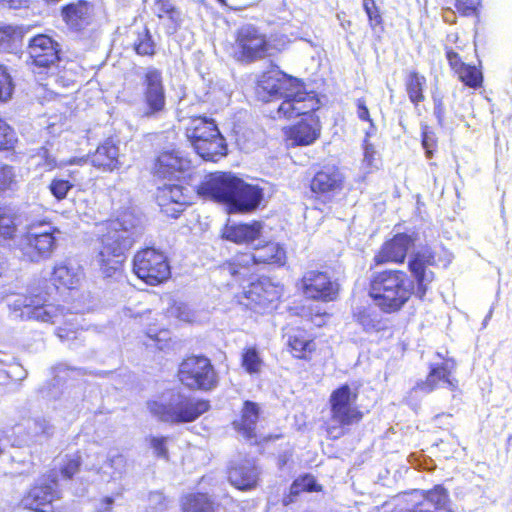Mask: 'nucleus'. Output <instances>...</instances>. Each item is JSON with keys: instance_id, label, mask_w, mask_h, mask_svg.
<instances>
[{"instance_id": "nucleus-2", "label": "nucleus", "mask_w": 512, "mask_h": 512, "mask_svg": "<svg viewBox=\"0 0 512 512\" xmlns=\"http://www.w3.org/2000/svg\"><path fill=\"white\" fill-rule=\"evenodd\" d=\"M142 231L141 218L132 212H124L119 218L109 222L95 257V262L105 278L121 276L125 251L141 236Z\"/></svg>"}, {"instance_id": "nucleus-4", "label": "nucleus", "mask_w": 512, "mask_h": 512, "mask_svg": "<svg viewBox=\"0 0 512 512\" xmlns=\"http://www.w3.org/2000/svg\"><path fill=\"white\" fill-rule=\"evenodd\" d=\"M10 306L15 312H20L18 316L23 320L61 324L56 335L62 342L78 338L82 317L76 313H65L64 307L48 301L47 294L31 291L29 295H17Z\"/></svg>"}, {"instance_id": "nucleus-40", "label": "nucleus", "mask_w": 512, "mask_h": 512, "mask_svg": "<svg viewBox=\"0 0 512 512\" xmlns=\"http://www.w3.org/2000/svg\"><path fill=\"white\" fill-rule=\"evenodd\" d=\"M80 464L81 460L79 455H66L61 458L59 468L57 469L55 467L51 471H56L58 477L61 476L63 480H70L79 471Z\"/></svg>"}, {"instance_id": "nucleus-20", "label": "nucleus", "mask_w": 512, "mask_h": 512, "mask_svg": "<svg viewBox=\"0 0 512 512\" xmlns=\"http://www.w3.org/2000/svg\"><path fill=\"white\" fill-rule=\"evenodd\" d=\"M435 263V255L431 248L425 247L410 256L408 267L416 281L415 294L423 299L434 280V273L427 269Z\"/></svg>"}, {"instance_id": "nucleus-26", "label": "nucleus", "mask_w": 512, "mask_h": 512, "mask_svg": "<svg viewBox=\"0 0 512 512\" xmlns=\"http://www.w3.org/2000/svg\"><path fill=\"white\" fill-rule=\"evenodd\" d=\"M228 479L235 488L242 491L250 490L257 485L259 470L253 460H245L230 468Z\"/></svg>"}, {"instance_id": "nucleus-3", "label": "nucleus", "mask_w": 512, "mask_h": 512, "mask_svg": "<svg viewBox=\"0 0 512 512\" xmlns=\"http://www.w3.org/2000/svg\"><path fill=\"white\" fill-rule=\"evenodd\" d=\"M200 196L226 204L231 211L250 212L263 199V191L230 172L211 174L197 187Z\"/></svg>"}, {"instance_id": "nucleus-64", "label": "nucleus", "mask_w": 512, "mask_h": 512, "mask_svg": "<svg viewBox=\"0 0 512 512\" xmlns=\"http://www.w3.org/2000/svg\"><path fill=\"white\" fill-rule=\"evenodd\" d=\"M455 6L457 10H460L462 8V0H456Z\"/></svg>"}, {"instance_id": "nucleus-45", "label": "nucleus", "mask_w": 512, "mask_h": 512, "mask_svg": "<svg viewBox=\"0 0 512 512\" xmlns=\"http://www.w3.org/2000/svg\"><path fill=\"white\" fill-rule=\"evenodd\" d=\"M242 365L250 373H258L262 366V360L255 348L247 349L242 356Z\"/></svg>"}, {"instance_id": "nucleus-48", "label": "nucleus", "mask_w": 512, "mask_h": 512, "mask_svg": "<svg viewBox=\"0 0 512 512\" xmlns=\"http://www.w3.org/2000/svg\"><path fill=\"white\" fill-rule=\"evenodd\" d=\"M17 138L14 130L0 118V150H9L14 147Z\"/></svg>"}, {"instance_id": "nucleus-56", "label": "nucleus", "mask_w": 512, "mask_h": 512, "mask_svg": "<svg viewBox=\"0 0 512 512\" xmlns=\"http://www.w3.org/2000/svg\"><path fill=\"white\" fill-rule=\"evenodd\" d=\"M363 163L371 168H376L375 150L370 144H365Z\"/></svg>"}, {"instance_id": "nucleus-41", "label": "nucleus", "mask_w": 512, "mask_h": 512, "mask_svg": "<svg viewBox=\"0 0 512 512\" xmlns=\"http://www.w3.org/2000/svg\"><path fill=\"white\" fill-rule=\"evenodd\" d=\"M18 182V174L13 166L0 165V192L16 190Z\"/></svg>"}, {"instance_id": "nucleus-18", "label": "nucleus", "mask_w": 512, "mask_h": 512, "mask_svg": "<svg viewBox=\"0 0 512 512\" xmlns=\"http://www.w3.org/2000/svg\"><path fill=\"white\" fill-rule=\"evenodd\" d=\"M281 296V290L270 279L261 278L243 286V297L240 302L250 309L266 310Z\"/></svg>"}, {"instance_id": "nucleus-36", "label": "nucleus", "mask_w": 512, "mask_h": 512, "mask_svg": "<svg viewBox=\"0 0 512 512\" xmlns=\"http://www.w3.org/2000/svg\"><path fill=\"white\" fill-rule=\"evenodd\" d=\"M288 345L293 355L300 359H306L315 349V343L304 332L298 331L288 338Z\"/></svg>"}, {"instance_id": "nucleus-29", "label": "nucleus", "mask_w": 512, "mask_h": 512, "mask_svg": "<svg viewBox=\"0 0 512 512\" xmlns=\"http://www.w3.org/2000/svg\"><path fill=\"white\" fill-rule=\"evenodd\" d=\"M93 166L103 169L104 171H113L119 168V148L112 140H106L98 146L95 153L91 156Z\"/></svg>"}, {"instance_id": "nucleus-38", "label": "nucleus", "mask_w": 512, "mask_h": 512, "mask_svg": "<svg viewBox=\"0 0 512 512\" xmlns=\"http://www.w3.org/2000/svg\"><path fill=\"white\" fill-rule=\"evenodd\" d=\"M423 497V500L418 504H425V507L432 511L447 510L448 494L443 487L436 486L432 490L427 491Z\"/></svg>"}, {"instance_id": "nucleus-60", "label": "nucleus", "mask_w": 512, "mask_h": 512, "mask_svg": "<svg viewBox=\"0 0 512 512\" xmlns=\"http://www.w3.org/2000/svg\"><path fill=\"white\" fill-rule=\"evenodd\" d=\"M1 3L13 9H19L27 5L29 0H0Z\"/></svg>"}, {"instance_id": "nucleus-54", "label": "nucleus", "mask_w": 512, "mask_h": 512, "mask_svg": "<svg viewBox=\"0 0 512 512\" xmlns=\"http://www.w3.org/2000/svg\"><path fill=\"white\" fill-rule=\"evenodd\" d=\"M171 313L172 315H174L175 317L182 321H192L193 314L189 307L184 303H175V305L171 309Z\"/></svg>"}, {"instance_id": "nucleus-12", "label": "nucleus", "mask_w": 512, "mask_h": 512, "mask_svg": "<svg viewBox=\"0 0 512 512\" xmlns=\"http://www.w3.org/2000/svg\"><path fill=\"white\" fill-rule=\"evenodd\" d=\"M180 382L192 390L210 391L217 387L219 377L211 361L204 356H190L178 370Z\"/></svg>"}, {"instance_id": "nucleus-25", "label": "nucleus", "mask_w": 512, "mask_h": 512, "mask_svg": "<svg viewBox=\"0 0 512 512\" xmlns=\"http://www.w3.org/2000/svg\"><path fill=\"white\" fill-rule=\"evenodd\" d=\"M413 244L414 239L411 236L397 234L391 240L384 243L381 250L375 255L374 261L377 265L387 262L401 263Z\"/></svg>"}, {"instance_id": "nucleus-16", "label": "nucleus", "mask_w": 512, "mask_h": 512, "mask_svg": "<svg viewBox=\"0 0 512 512\" xmlns=\"http://www.w3.org/2000/svg\"><path fill=\"white\" fill-rule=\"evenodd\" d=\"M27 53L35 74L54 73L61 60L58 42L46 34L32 37L28 42Z\"/></svg>"}, {"instance_id": "nucleus-13", "label": "nucleus", "mask_w": 512, "mask_h": 512, "mask_svg": "<svg viewBox=\"0 0 512 512\" xmlns=\"http://www.w3.org/2000/svg\"><path fill=\"white\" fill-rule=\"evenodd\" d=\"M57 228L45 221L31 223L21 241L23 255L31 262H38L51 256L56 248Z\"/></svg>"}, {"instance_id": "nucleus-37", "label": "nucleus", "mask_w": 512, "mask_h": 512, "mask_svg": "<svg viewBox=\"0 0 512 512\" xmlns=\"http://www.w3.org/2000/svg\"><path fill=\"white\" fill-rule=\"evenodd\" d=\"M406 91L408 97L415 105L424 100L423 89L426 85V78L417 72H411L406 78Z\"/></svg>"}, {"instance_id": "nucleus-39", "label": "nucleus", "mask_w": 512, "mask_h": 512, "mask_svg": "<svg viewBox=\"0 0 512 512\" xmlns=\"http://www.w3.org/2000/svg\"><path fill=\"white\" fill-rule=\"evenodd\" d=\"M135 52L141 56H153L155 54V42L148 28L143 27L138 31L133 42Z\"/></svg>"}, {"instance_id": "nucleus-35", "label": "nucleus", "mask_w": 512, "mask_h": 512, "mask_svg": "<svg viewBox=\"0 0 512 512\" xmlns=\"http://www.w3.org/2000/svg\"><path fill=\"white\" fill-rule=\"evenodd\" d=\"M28 438L32 443L42 444L54 433V427L45 418H34L27 421Z\"/></svg>"}, {"instance_id": "nucleus-42", "label": "nucleus", "mask_w": 512, "mask_h": 512, "mask_svg": "<svg viewBox=\"0 0 512 512\" xmlns=\"http://www.w3.org/2000/svg\"><path fill=\"white\" fill-rule=\"evenodd\" d=\"M459 79L467 86L471 88H478L481 86L483 76L480 70L472 65H461V68L457 72Z\"/></svg>"}, {"instance_id": "nucleus-44", "label": "nucleus", "mask_w": 512, "mask_h": 512, "mask_svg": "<svg viewBox=\"0 0 512 512\" xmlns=\"http://www.w3.org/2000/svg\"><path fill=\"white\" fill-rule=\"evenodd\" d=\"M358 323L367 332L377 331L380 329L381 322L378 314L369 310H361L356 314Z\"/></svg>"}, {"instance_id": "nucleus-53", "label": "nucleus", "mask_w": 512, "mask_h": 512, "mask_svg": "<svg viewBox=\"0 0 512 512\" xmlns=\"http://www.w3.org/2000/svg\"><path fill=\"white\" fill-rule=\"evenodd\" d=\"M435 144L436 140L434 133L428 131L427 127H425V129L422 131V146L425 150L427 158H432Z\"/></svg>"}, {"instance_id": "nucleus-6", "label": "nucleus", "mask_w": 512, "mask_h": 512, "mask_svg": "<svg viewBox=\"0 0 512 512\" xmlns=\"http://www.w3.org/2000/svg\"><path fill=\"white\" fill-rule=\"evenodd\" d=\"M150 412L159 420L171 424L193 422L210 408L209 401L172 392L158 401L148 403Z\"/></svg>"}, {"instance_id": "nucleus-14", "label": "nucleus", "mask_w": 512, "mask_h": 512, "mask_svg": "<svg viewBox=\"0 0 512 512\" xmlns=\"http://www.w3.org/2000/svg\"><path fill=\"white\" fill-rule=\"evenodd\" d=\"M142 105L139 114L147 118H157L166 111V94L162 72L155 67L145 69L141 78Z\"/></svg>"}, {"instance_id": "nucleus-55", "label": "nucleus", "mask_w": 512, "mask_h": 512, "mask_svg": "<svg viewBox=\"0 0 512 512\" xmlns=\"http://www.w3.org/2000/svg\"><path fill=\"white\" fill-rule=\"evenodd\" d=\"M357 115H358L359 119L370 123L372 131H367L366 136H368V137L371 136L375 131V127L372 123V120H371L370 114H369V110H368L366 103L363 99L357 100Z\"/></svg>"}, {"instance_id": "nucleus-63", "label": "nucleus", "mask_w": 512, "mask_h": 512, "mask_svg": "<svg viewBox=\"0 0 512 512\" xmlns=\"http://www.w3.org/2000/svg\"><path fill=\"white\" fill-rule=\"evenodd\" d=\"M87 162V159L82 157V158H71L67 164H70V165H81L83 163H86Z\"/></svg>"}, {"instance_id": "nucleus-58", "label": "nucleus", "mask_w": 512, "mask_h": 512, "mask_svg": "<svg viewBox=\"0 0 512 512\" xmlns=\"http://www.w3.org/2000/svg\"><path fill=\"white\" fill-rule=\"evenodd\" d=\"M447 60L452 67L456 71V73L461 68V65H466L464 62L461 61L460 56L458 53L454 52L453 50H448L446 53Z\"/></svg>"}, {"instance_id": "nucleus-61", "label": "nucleus", "mask_w": 512, "mask_h": 512, "mask_svg": "<svg viewBox=\"0 0 512 512\" xmlns=\"http://www.w3.org/2000/svg\"><path fill=\"white\" fill-rule=\"evenodd\" d=\"M410 512H450L449 510H439L432 511L431 509L425 507V504H416Z\"/></svg>"}, {"instance_id": "nucleus-19", "label": "nucleus", "mask_w": 512, "mask_h": 512, "mask_svg": "<svg viewBox=\"0 0 512 512\" xmlns=\"http://www.w3.org/2000/svg\"><path fill=\"white\" fill-rule=\"evenodd\" d=\"M300 288L306 298L321 301H333L338 294V284L332 281L326 272L306 271L300 281Z\"/></svg>"}, {"instance_id": "nucleus-50", "label": "nucleus", "mask_w": 512, "mask_h": 512, "mask_svg": "<svg viewBox=\"0 0 512 512\" xmlns=\"http://www.w3.org/2000/svg\"><path fill=\"white\" fill-rule=\"evenodd\" d=\"M15 232L14 218L11 215L0 213V241L12 238Z\"/></svg>"}, {"instance_id": "nucleus-23", "label": "nucleus", "mask_w": 512, "mask_h": 512, "mask_svg": "<svg viewBox=\"0 0 512 512\" xmlns=\"http://www.w3.org/2000/svg\"><path fill=\"white\" fill-rule=\"evenodd\" d=\"M316 110L310 111L299 122L290 127L288 138L296 145L307 146L314 143L321 133L319 117L314 114ZM298 116H301L299 114Z\"/></svg>"}, {"instance_id": "nucleus-22", "label": "nucleus", "mask_w": 512, "mask_h": 512, "mask_svg": "<svg viewBox=\"0 0 512 512\" xmlns=\"http://www.w3.org/2000/svg\"><path fill=\"white\" fill-rule=\"evenodd\" d=\"M191 161L179 150H167L156 159L154 173L163 179H178L179 175L190 168Z\"/></svg>"}, {"instance_id": "nucleus-52", "label": "nucleus", "mask_w": 512, "mask_h": 512, "mask_svg": "<svg viewBox=\"0 0 512 512\" xmlns=\"http://www.w3.org/2000/svg\"><path fill=\"white\" fill-rule=\"evenodd\" d=\"M363 8L369 18L371 26H376L382 22V17L374 0H363Z\"/></svg>"}, {"instance_id": "nucleus-62", "label": "nucleus", "mask_w": 512, "mask_h": 512, "mask_svg": "<svg viewBox=\"0 0 512 512\" xmlns=\"http://www.w3.org/2000/svg\"><path fill=\"white\" fill-rule=\"evenodd\" d=\"M463 15H469L473 11L472 6H468L465 4V2L462 0V8L459 10Z\"/></svg>"}, {"instance_id": "nucleus-21", "label": "nucleus", "mask_w": 512, "mask_h": 512, "mask_svg": "<svg viewBox=\"0 0 512 512\" xmlns=\"http://www.w3.org/2000/svg\"><path fill=\"white\" fill-rule=\"evenodd\" d=\"M185 189L178 184L165 183L158 187L156 199L162 211L172 217H178L186 205L191 204Z\"/></svg>"}, {"instance_id": "nucleus-10", "label": "nucleus", "mask_w": 512, "mask_h": 512, "mask_svg": "<svg viewBox=\"0 0 512 512\" xmlns=\"http://www.w3.org/2000/svg\"><path fill=\"white\" fill-rule=\"evenodd\" d=\"M456 362L452 358L444 359L441 364H433L425 380L418 381L408 392L405 400L414 409L418 407L420 394H430L438 388H447L454 392L458 389V380L454 377Z\"/></svg>"}, {"instance_id": "nucleus-17", "label": "nucleus", "mask_w": 512, "mask_h": 512, "mask_svg": "<svg viewBox=\"0 0 512 512\" xmlns=\"http://www.w3.org/2000/svg\"><path fill=\"white\" fill-rule=\"evenodd\" d=\"M61 498L58 473L49 471L22 499L24 508L38 512H54L51 503Z\"/></svg>"}, {"instance_id": "nucleus-7", "label": "nucleus", "mask_w": 512, "mask_h": 512, "mask_svg": "<svg viewBox=\"0 0 512 512\" xmlns=\"http://www.w3.org/2000/svg\"><path fill=\"white\" fill-rule=\"evenodd\" d=\"M186 135L203 160L216 162L226 155L225 139L213 119L192 118L186 128Z\"/></svg>"}, {"instance_id": "nucleus-33", "label": "nucleus", "mask_w": 512, "mask_h": 512, "mask_svg": "<svg viewBox=\"0 0 512 512\" xmlns=\"http://www.w3.org/2000/svg\"><path fill=\"white\" fill-rule=\"evenodd\" d=\"M259 418V407L256 403L246 401L242 410V417L240 421H235V428L247 440H253L255 437L256 423Z\"/></svg>"}, {"instance_id": "nucleus-47", "label": "nucleus", "mask_w": 512, "mask_h": 512, "mask_svg": "<svg viewBox=\"0 0 512 512\" xmlns=\"http://www.w3.org/2000/svg\"><path fill=\"white\" fill-rule=\"evenodd\" d=\"M149 445L153 450V453L156 457L162 458L165 460L169 459L168 454V442L170 441L169 437L166 436H150L148 438Z\"/></svg>"}, {"instance_id": "nucleus-43", "label": "nucleus", "mask_w": 512, "mask_h": 512, "mask_svg": "<svg viewBox=\"0 0 512 512\" xmlns=\"http://www.w3.org/2000/svg\"><path fill=\"white\" fill-rule=\"evenodd\" d=\"M318 490L319 486L315 478L312 475L306 474L294 480L290 487V494L295 496L304 491L312 492Z\"/></svg>"}, {"instance_id": "nucleus-51", "label": "nucleus", "mask_w": 512, "mask_h": 512, "mask_svg": "<svg viewBox=\"0 0 512 512\" xmlns=\"http://www.w3.org/2000/svg\"><path fill=\"white\" fill-rule=\"evenodd\" d=\"M14 28L0 23V52L9 51L13 44Z\"/></svg>"}, {"instance_id": "nucleus-59", "label": "nucleus", "mask_w": 512, "mask_h": 512, "mask_svg": "<svg viewBox=\"0 0 512 512\" xmlns=\"http://www.w3.org/2000/svg\"><path fill=\"white\" fill-rule=\"evenodd\" d=\"M114 504V498L112 496H106L100 499L96 510L97 512H110Z\"/></svg>"}, {"instance_id": "nucleus-32", "label": "nucleus", "mask_w": 512, "mask_h": 512, "mask_svg": "<svg viewBox=\"0 0 512 512\" xmlns=\"http://www.w3.org/2000/svg\"><path fill=\"white\" fill-rule=\"evenodd\" d=\"M82 276L81 268L77 263L64 261L55 266L53 280L56 285L68 289L75 288Z\"/></svg>"}, {"instance_id": "nucleus-24", "label": "nucleus", "mask_w": 512, "mask_h": 512, "mask_svg": "<svg viewBox=\"0 0 512 512\" xmlns=\"http://www.w3.org/2000/svg\"><path fill=\"white\" fill-rule=\"evenodd\" d=\"M344 176L335 165H326L313 176L310 188L315 194L331 195L343 187Z\"/></svg>"}, {"instance_id": "nucleus-34", "label": "nucleus", "mask_w": 512, "mask_h": 512, "mask_svg": "<svg viewBox=\"0 0 512 512\" xmlns=\"http://www.w3.org/2000/svg\"><path fill=\"white\" fill-rule=\"evenodd\" d=\"M184 512H221L219 505H215L206 494L192 493L182 499Z\"/></svg>"}, {"instance_id": "nucleus-1", "label": "nucleus", "mask_w": 512, "mask_h": 512, "mask_svg": "<svg viewBox=\"0 0 512 512\" xmlns=\"http://www.w3.org/2000/svg\"><path fill=\"white\" fill-rule=\"evenodd\" d=\"M256 94L259 99L269 102L283 99L278 107L279 116L294 118L318 110L320 101L314 92H307L302 84L276 67L265 71L259 78Z\"/></svg>"}, {"instance_id": "nucleus-30", "label": "nucleus", "mask_w": 512, "mask_h": 512, "mask_svg": "<svg viewBox=\"0 0 512 512\" xmlns=\"http://www.w3.org/2000/svg\"><path fill=\"white\" fill-rule=\"evenodd\" d=\"M262 224L253 222L251 224H227L223 229V238L237 244L249 243L260 236Z\"/></svg>"}, {"instance_id": "nucleus-11", "label": "nucleus", "mask_w": 512, "mask_h": 512, "mask_svg": "<svg viewBox=\"0 0 512 512\" xmlns=\"http://www.w3.org/2000/svg\"><path fill=\"white\" fill-rule=\"evenodd\" d=\"M234 53L237 60L253 63L274 54V48L260 28L244 24L236 32Z\"/></svg>"}, {"instance_id": "nucleus-31", "label": "nucleus", "mask_w": 512, "mask_h": 512, "mask_svg": "<svg viewBox=\"0 0 512 512\" xmlns=\"http://www.w3.org/2000/svg\"><path fill=\"white\" fill-rule=\"evenodd\" d=\"M153 11L164 21L168 34L175 33L182 24V13L171 0H155Z\"/></svg>"}, {"instance_id": "nucleus-9", "label": "nucleus", "mask_w": 512, "mask_h": 512, "mask_svg": "<svg viewBox=\"0 0 512 512\" xmlns=\"http://www.w3.org/2000/svg\"><path fill=\"white\" fill-rule=\"evenodd\" d=\"M357 392L348 384H343L335 389L330 397L331 422L334 425L328 427V433L334 438L343 435V428L358 423L362 419V412L356 406Z\"/></svg>"}, {"instance_id": "nucleus-5", "label": "nucleus", "mask_w": 512, "mask_h": 512, "mask_svg": "<svg viewBox=\"0 0 512 512\" xmlns=\"http://www.w3.org/2000/svg\"><path fill=\"white\" fill-rule=\"evenodd\" d=\"M414 293V282L401 270H384L374 273L369 294L384 312L400 310Z\"/></svg>"}, {"instance_id": "nucleus-46", "label": "nucleus", "mask_w": 512, "mask_h": 512, "mask_svg": "<svg viewBox=\"0 0 512 512\" xmlns=\"http://www.w3.org/2000/svg\"><path fill=\"white\" fill-rule=\"evenodd\" d=\"M14 91V84L6 68L0 66V102H7L11 99Z\"/></svg>"}, {"instance_id": "nucleus-8", "label": "nucleus", "mask_w": 512, "mask_h": 512, "mask_svg": "<svg viewBox=\"0 0 512 512\" xmlns=\"http://www.w3.org/2000/svg\"><path fill=\"white\" fill-rule=\"evenodd\" d=\"M286 252L278 243L269 242L254 253H245L233 263H225L218 268L216 274L226 280V286H233L249 274L250 264H277L284 265Z\"/></svg>"}, {"instance_id": "nucleus-15", "label": "nucleus", "mask_w": 512, "mask_h": 512, "mask_svg": "<svg viewBox=\"0 0 512 512\" xmlns=\"http://www.w3.org/2000/svg\"><path fill=\"white\" fill-rule=\"evenodd\" d=\"M133 272L152 286L166 281L171 275L166 256L155 248H145L134 255Z\"/></svg>"}, {"instance_id": "nucleus-49", "label": "nucleus", "mask_w": 512, "mask_h": 512, "mask_svg": "<svg viewBox=\"0 0 512 512\" xmlns=\"http://www.w3.org/2000/svg\"><path fill=\"white\" fill-rule=\"evenodd\" d=\"M72 188L73 184H71L68 180L64 179H53L49 185V190L51 194L59 201L66 198L67 193Z\"/></svg>"}, {"instance_id": "nucleus-27", "label": "nucleus", "mask_w": 512, "mask_h": 512, "mask_svg": "<svg viewBox=\"0 0 512 512\" xmlns=\"http://www.w3.org/2000/svg\"><path fill=\"white\" fill-rule=\"evenodd\" d=\"M126 458L117 451H110L102 466L96 463L86 464L89 470L95 471L103 482L116 481L126 472Z\"/></svg>"}, {"instance_id": "nucleus-28", "label": "nucleus", "mask_w": 512, "mask_h": 512, "mask_svg": "<svg viewBox=\"0 0 512 512\" xmlns=\"http://www.w3.org/2000/svg\"><path fill=\"white\" fill-rule=\"evenodd\" d=\"M93 7L86 0L71 2L62 8V17L66 24L75 30H81L90 24Z\"/></svg>"}, {"instance_id": "nucleus-57", "label": "nucleus", "mask_w": 512, "mask_h": 512, "mask_svg": "<svg viewBox=\"0 0 512 512\" xmlns=\"http://www.w3.org/2000/svg\"><path fill=\"white\" fill-rule=\"evenodd\" d=\"M434 115L437 117L439 123H442L445 115V105L441 96H434Z\"/></svg>"}]
</instances>
